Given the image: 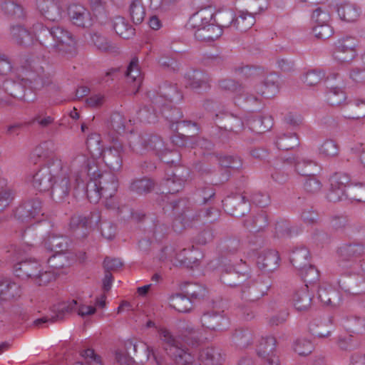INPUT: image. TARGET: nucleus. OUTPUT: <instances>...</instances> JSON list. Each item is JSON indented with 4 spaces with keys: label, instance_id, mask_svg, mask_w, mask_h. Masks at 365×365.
I'll return each mask as SVG.
<instances>
[{
    "label": "nucleus",
    "instance_id": "1",
    "mask_svg": "<svg viewBox=\"0 0 365 365\" xmlns=\"http://www.w3.org/2000/svg\"><path fill=\"white\" fill-rule=\"evenodd\" d=\"M29 182L40 192L51 189V196L56 202L64 201L71 193L67 170H63V163L57 157L48 158L31 175Z\"/></svg>",
    "mask_w": 365,
    "mask_h": 365
},
{
    "label": "nucleus",
    "instance_id": "2",
    "mask_svg": "<svg viewBox=\"0 0 365 365\" xmlns=\"http://www.w3.org/2000/svg\"><path fill=\"white\" fill-rule=\"evenodd\" d=\"M158 331L165 351L176 365H221L224 361L221 351L215 347L202 349L196 361L190 353L179 346V341L168 329L160 328Z\"/></svg>",
    "mask_w": 365,
    "mask_h": 365
},
{
    "label": "nucleus",
    "instance_id": "3",
    "mask_svg": "<svg viewBox=\"0 0 365 365\" xmlns=\"http://www.w3.org/2000/svg\"><path fill=\"white\" fill-rule=\"evenodd\" d=\"M34 30L38 31L36 40L41 45L51 49L66 58H72L76 54V40L71 31L60 26L51 29L38 24Z\"/></svg>",
    "mask_w": 365,
    "mask_h": 365
},
{
    "label": "nucleus",
    "instance_id": "4",
    "mask_svg": "<svg viewBox=\"0 0 365 365\" xmlns=\"http://www.w3.org/2000/svg\"><path fill=\"white\" fill-rule=\"evenodd\" d=\"M63 170H67L72 192L80 187L83 189L88 180L96 176L98 166L95 157L91 155L86 150L77 148L71 154L69 166L63 165Z\"/></svg>",
    "mask_w": 365,
    "mask_h": 365
},
{
    "label": "nucleus",
    "instance_id": "5",
    "mask_svg": "<svg viewBox=\"0 0 365 365\" xmlns=\"http://www.w3.org/2000/svg\"><path fill=\"white\" fill-rule=\"evenodd\" d=\"M148 96L153 104V110L150 111L148 107L140 109L138 113V118L140 121L145 123H154L157 118V110L172 108L173 104L181 101L182 96L178 88L175 85L165 83L159 88V92H149Z\"/></svg>",
    "mask_w": 365,
    "mask_h": 365
},
{
    "label": "nucleus",
    "instance_id": "6",
    "mask_svg": "<svg viewBox=\"0 0 365 365\" xmlns=\"http://www.w3.org/2000/svg\"><path fill=\"white\" fill-rule=\"evenodd\" d=\"M86 195L91 203H97L101 197L106 200L113 197L117 191L118 182L116 177L110 173H97L95 178L87 181Z\"/></svg>",
    "mask_w": 365,
    "mask_h": 365
},
{
    "label": "nucleus",
    "instance_id": "7",
    "mask_svg": "<svg viewBox=\"0 0 365 365\" xmlns=\"http://www.w3.org/2000/svg\"><path fill=\"white\" fill-rule=\"evenodd\" d=\"M15 275L22 279H30L34 283L43 286L54 279L53 271L44 270L36 260H21L14 266Z\"/></svg>",
    "mask_w": 365,
    "mask_h": 365
},
{
    "label": "nucleus",
    "instance_id": "8",
    "mask_svg": "<svg viewBox=\"0 0 365 365\" xmlns=\"http://www.w3.org/2000/svg\"><path fill=\"white\" fill-rule=\"evenodd\" d=\"M129 147L137 154H143L148 151L158 153L163 148V141L158 135H131L129 138Z\"/></svg>",
    "mask_w": 365,
    "mask_h": 365
},
{
    "label": "nucleus",
    "instance_id": "9",
    "mask_svg": "<svg viewBox=\"0 0 365 365\" xmlns=\"http://www.w3.org/2000/svg\"><path fill=\"white\" fill-rule=\"evenodd\" d=\"M43 215L42 202L38 197H33L23 202L16 210L15 217L21 222L31 220H40Z\"/></svg>",
    "mask_w": 365,
    "mask_h": 365
},
{
    "label": "nucleus",
    "instance_id": "10",
    "mask_svg": "<svg viewBox=\"0 0 365 365\" xmlns=\"http://www.w3.org/2000/svg\"><path fill=\"white\" fill-rule=\"evenodd\" d=\"M271 285L269 277L260 276L242 286V298L247 301H256L267 293Z\"/></svg>",
    "mask_w": 365,
    "mask_h": 365
},
{
    "label": "nucleus",
    "instance_id": "11",
    "mask_svg": "<svg viewBox=\"0 0 365 365\" xmlns=\"http://www.w3.org/2000/svg\"><path fill=\"white\" fill-rule=\"evenodd\" d=\"M19 81L18 84L20 86L34 90H39L52 82L50 75L45 73L42 67L26 70L22 76H19Z\"/></svg>",
    "mask_w": 365,
    "mask_h": 365
},
{
    "label": "nucleus",
    "instance_id": "12",
    "mask_svg": "<svg viewBox=\"0 0 365 365\" xmlns=\"http://www.w3.org/2000/svg\"><path fill=\"white\" fill-rule=\"evenodd\" d=\"M356 40L351 36L339 39L336 43V48L334 52V58L341 63L352 61L356 56Z\"/></svg>",
    "mask_w": 365,
    "mask_h": 365
},
{
    "label": "nucleus",
    "instance_id": "13",
    "mask_svg": "<svg viewBox=\"0 0 365 365\" xmlns=\"http://www.w3.org/2000/svg\"><path fill=\"white\" fill-rule=\"evenodd\" d=\"M22 91L19 84L14 81L6 79L0 81V108H6L14 106V100L19 98Z\"/></svg>",
    "mask_w": 365,
    "mask_h": 365
},
{
    "label": "nucleus",
    "instance_id": "14",
    "mask_svg": "<svg viewBox=\"0 0 365 365\" xmlns=\"http://www.w3.org/2000/svg\"><path fill=\"white\" fill-rule=\"evenodd\" d=\"M111 143L103 149L101 156L108 167L113 170H119L123 164V145L118 139H113Z\"/></svg>",
    "mask_w": 365,
    "mask_h": 365
},
{
    "label": "nucleus",
    "instance_id": "15",
    "mask_svg": "<svg viewBox=\"0 0 365 365\" xmlns=\"http://www.w3.org/2000/svg\"><path fill=\"white\" fill-rule=\"evenodd\" d=\"M277 345L276 339L272 336L262 338L257 349V354L263 359L262 365H279L278 357L274 354Z\"/></svg>",
    "mask_w": 365,
    "mask_h": 365
},
{
    "label": "nucleus",
    "instance_id": "16",
    "mask_svg": "<svg viewBox=\"0 0 365 365\" xmlns=\"http://www.w3.org/2000/svg\"><path fill=\"white\" fill-rule=\"evenodd\" d=\"M78 305V300L72 299L71 301L62 302L53 307V315L51 318L43 317L35 321L36 325L38 326L48 321L56 322L63 320L65 317L73 311H76Z\"/></svg>",
    "mask_w": 365,
    "mask_h": 365
},
{
    "label": "nucleus",
    "instance_id": "17",
    "mask_svg": "<svg viewBox=\"0 0 365 365\" xmlns=\"http://www.w3.org/2000/svg\"><path fill=\"white\" fill-rule=\"evenodd\" d=\"M100 216L97 211L91 213L89 217L74 215L70 222L71 229L76 233L77 237H85L88 234V229L93 223L97 224L99 222Z\"/></svg>",
    "mask_w": 365,
    "mask_h": 365
},
{
    "label": "nucleus",
    "instance_id": "18",
    "mask_svg": "<svg viewBox=\"0 0 365 365\" xmlns=\"http://www.w3.org/2000/svg\"><path fill=\"white\" fill-rule=\"evenodd\" d=\"M36 6L41 15L51 21H59L63 13V8L58 0H36Z\"/></svg>",
    "mask_w": 365,
    "mask_h": 365
},
{
    "label": "nucleus",
    "instance_id": "19",
    "mask_svg": "<svg viewBox=\"0 0 365 365\" xmlns=\"http://www.w3.org/2000/svg\"><path fill=\"white\" fill-rule=\"evenodd\" d=\"M68 14L72 24L76 26L86 28L92 25L90 11L81 4H71L68 7Z\"/></svg>",
    "mask_w": 365,
    "mask_h": 365
},
{
    "label": "nucleus",
    "instance_id": "20",
    "mask_svg": "<svg viewBox=\"0 0 365 365\" xmlns=\"http://www.w3.org/2000/svg\"><path fill=\"white\" fill-rule=\"evenodd\" d=\"M200 322L202 327L212 331H223L229 325L228 319L224 316L223 312H207L202 316Z\"/></svg>",
    "mask_w": 365,
    "mask_h": 365
},
{
    "label": "nucleus",
    "instance_id": "21",
    "mask_svg": "<svg viewBox=\"0 0 365 365\" xmlns=\"http://www.w3.org/2000/svg\"><path fill=\"white\" fill-rule=\"evenodd\" d=\"M178 123L179 126L182 128L190 127L193 130L192 131L189 132L190 135H185L186 137V140H185L184 145L190 146L191 148L198 146L205 150H211L212 148L213 144L211 141L205 138H196L195 136L199 130L197 125L195 123L188 120H182Z\"/></svg>",
    "mask_w": 365,
    "mask_h": 365
},
{
    "label": "nucleus",
    "instance_id": "22",
    "mask_svg": "<svg viewBox=\"0 0 365 365\" xmlns=\"http://www.w3.org/2000/svg\"><path fill=\"white\" fill-rule=\"evenodd\" d=\"M213 19V12L210 8L202 9L193 14L187 22L189 29L198 32L199 29L205 28Z\"/></svg>",
    "mask_w": 365,
    "mask_h": 365
},
{
    "label": "nucleus",
    "instance_id": "23",
    "mask_svg": "<svg viewBox=\"0 0 365 365\" xmlns=\"http://www.w3.org/2000/svg\"><path fill=\"white\" fill-rule=\"evenodd\" d=\"M21 295V288L19 284L10 278L0 279V299L2 300H13Z\"/></svg>",
    "mask_w": 365,
    "mask_h": 365
},
{
    "label": "nucleus",
    "instance_id": "24",
    "mask_svg": "<svg viewBox=\"0 0 365 365\" xmlns=\"http://www.w3.org/2000/svg\"><path fill=\"white\" fill-rule=\"evenodd\" d=\"M279 90V79L277 75L271 74L266 78L263 83L255 86V91L258 96L270 98Z\"/></svg>",
    "mask_w": 365,
    "mask_h": 365
},
{
    "label": "nucleus",
    "instance_id": "25",
    "mask_svg": "<svg viewBox=\"0 0 365 365\" xmlns=\"http://www.w3.org/2000/svg\"><path fill=\"white\" fill-rule=\"evenodd\" d=\"M186 86L194 90H205L210 88L209 75L200 71H192L186 74Z\"/></svg>",
    "mask_w": 365,
    "mask_h": 365
},
{
    "label": "nucleus",
    "instance_id": "26",
    "mask_svg": "<svg viewBox=\"0 0 365 365\" xmlns=\"http://www.w3.org/2000/svg\"><path fill=\"white\" fill-rule=\"evenodd\" d=\"M11 36L15 43L24 47L31 46L35 39L34 35L21 25L11 27Z\"/></svg>",
    "mask_w": 365,
    "mask_h": 365
},
{
    "label": "nucleus",
    "instance_id": "27",
    "mask_svg": "<svg viewBox=\"0 0 365 365\" xmlns=\"http://www.w3.org/2000/svg\"><path fill=\"white\" fill-rule=\"evenodd\" d=\"M279 260V257L277 251H263L257 258V264L260 269L271 272L277 267Z\"/></svg>",
    "mask_w": 365,
    "mask_h": 365
},
{
    "label": "nucleus",
    "instance_id": "28",
    "mask_svg": "<svg viewBox=\"0 0 365 365\" xmlns=\"http://www.w3.org/2000/svg\"><path fill=\"white\" fill-rule=\"evenodd\" d=\"M312 297L309 292L308 285L304 284L296 289L292 296V303L299 312L307 310L312 302Z\"/></svg>",
    "mask_w": 365,
    "mask_h": 365
},
{
    "label": "nucleus",
    "instance_id": "29",
    "mask_svg": "<svg viewBox=\"0 0 365 365\" xmlns=\"http://www.w3.org/2000/svg\"><path fill=\"white\" fill-rule=\"evenodd\" d=\"M180 337L184 344L192 349L199 347L204 342L202 331L190 326H187L185 328Z\"/></svg>",
    "mask_w": 365,
    "mask_h": 365
},
{
    "label": "nucleus",
    "instance_id": "30",
    "mask_svg": "<svg viewBox=\"0 0 365 365\" xmlns=\"http://www.w3.org/2000/svg\"><path fill=\"white\" fill-rule=\"evenodd\" d=\"M68 240L62 235H49L43 242V247L48 252L63 253L67 250Z\"/></svg>",
    "mask_w": 365,
    "mask_h": 365
},
{
    "label": "nucleus",
    "instance_id": "31",
    "mask_svg": "<svg viewBox=\"0 0 365 365\" xmlns=\"http://www.w3.org/2000/svg\"><path fill=\"white\" fill-rule=\"evenodd\" d=\"M125 75L127 82L130 84H133V88L135 89L134 93H136L138 91L143 80L138 66V59L137 58H132Z\"/></svg>",
    "mask_w": 365,
    "mask_h": 365
},
{
    "label": "nucleus",
    "instance_id": "32",
    "mask_svg": "<svg viewBox=\"0 0 365 365\" xmlns=\"http://www.w3.org/2000/svg\"><path fill=\"white\" fill-rule=\"evenodd\" d=\"M317 293L318 298L325 305H336L339 299V293L327 282L320 284Z\"/></svg>",
    "mask_w": 365,
    "mask_h": 365
},
{
    "label": "nucleus",
    "instance_id": "33",
    "mask_svg": "<svg viewBox=\"0 0 365 365\" xmlns=\"http://www.w3.org/2000/svg\"><path fill=\"white\" fill-rule=\"evenodd\" d=\"M274 144L279 150H288L297 147L299 140L293 133H282L277 135Z\"/></svg>",
    "mask_w": 365,
    "mask_h": 365
},
{
    "label": "nucleus",
    "instance_id": "34",
    "mask_svg": "<svg viewBox=\"0 0 365 365\" xmlns=\"http://www.w3.org/2000/svg\"><path fill=\"white\" fill-rule=\"evenodd\" d=\"M249 200L245 196L239 195H236L233 198H230L226 200L225 207L228 210L227 206H235V209L230 212V214L236 217H240L245 215V214L249 210Z\"/></svg>",
    "mask_w": 365,
    "mask_h": 365
},
{
    "label": "nucleus",
    "instance_id": "35",
    "mask_svg": "<svg viewBox=\"0 0 365 365\" xmlns=\"http://www.w3.org/2000/svg\"><path fill=\"white\" fill-rule=\"evenodd\" d=\"M16 192L4 178L0 179V212L6 209L13 202Z\"/></svg>",
    "mask_w": 365,
    "mask_h": 365
},
{
    "label": "nucleus",
    "instance_id": "36",
    "mask_svg": "<svg viewBox=\"0 0 365 365\" xmlns=\"http://www.w3.org/2000/svg\"><path fill=\"white\" fill-rule=\"evenodd\" d=\"M222 34L221 27L217 24L210 22L205 28L199 29L198 32H195L194 36L196 39L200 41H215Z\"/></svg>",
    "mask_w": 365,
    "mask_h": 365
},
{
    "label": "nucleus",
    "instance_id": "37",
    "mask_svg": "<svg viewBox=\"0 0 365 365\" xmlns=\"http://www.w3.org/2000/svg\"><path fill=\"white\" fill-rule=\"evenodd\" d=\"M267 225V215L262 211L245 221V226L251 232H259L263 231Z\"/></svg>",
    "mask_w": 365,
    "mask_h": 365
},
{
    "label": "nucleus",
    "instance_id": "38",
    "mask_svg": "<svg viewBox=\"0 0 365 365\" xmlns=\"http://www.w3.org/2000/svg\"><path fill=\"white\" fill-rule=\"evenodd\" d=\"M165 255H168V259L174 266H189L191 263V258L185 256L188 251L183 249L179 252L172 248L165 247L163 250Z\"/></svg>",
    "mask_w": 365,
    "mask_h": 365
},
{
    "label": "nucleus",
    "instance_id": "39",
    "mask_svg": "<svg viewBox=\"0 0 365 365\" xmlns=\"http://www.w3.org/2000/svg\"><path fill=\"white\" fill-rule=\"evenodd\" d=\"M317 163L305 157L298 156L294 159V168L296 172L302 176H309L314 174Z\"/></svg>",
    "mask_w": 365,
    "mask_h": 365
},
{
    "label": "nucleus",
    "instance_id": "40",
    "mask_svg": "<svg viewBox=\"0 0 365 365\" xmlns=\"http://www.w3.org/2000/svg\"><path fill=\"white\" fill-rule=\"evenodd\" d=\"M309 257V250L304 247L294 250L290 257V262L292 265L299 269H304L309 264L308 259Z\"/></svg>",
    "mask_w": 365,
    "mask_h": 365
},
{
    "label": "nucleus",
    "instance_id": "41",
    "mask_svg": "<svg viewBox=\"0 0 365 365\" xmlns=\"http://www.w3.org/2000/svg\"><path fill=\"white\" fill-rule=\"evenodd\" d=\"M81 149L86 150L91 155L96 158L101 157L104 148L101 145L100 135L98 133L91 134L87 138L86 148Z\"/></svg>",
    "mask_w": 365,
    "mask_h": 365
},
{
    "label": "nucleus",
    "instance_id": "42",
    "mask_svg": "<svg viewBox=\"0 0 365 365\" xmlns=\"http://www.w3.org/2000/svg\"><path fill=\"white\" fill-rule=\"evenodd\" d=\"M255 23V17L247 11H240L237 17H235L233 27L241 32L250 29Z\"/></svg>",
    "mask_w": 365,
    "mask_h": 365
},
{
    "label": "nucleus",
    "instance_id": "43",
    "mask_svg": "<svg viewBox=\"0 0 365 365\" xmlns=\"http://www.w3.org/2000/svg\"><path fill=\"white\" fill-rule=\"evenodd\" d=\"M235 14L230 9H222L215 13H213L214 21L216 24L223 28H229L230 26L233 27V23L235 21Z\"/></svg>",
    "mask_w": 365,
    "mask_h": 365
},
{
    "label": "nucleus",
    "instance_id": "44",
    "mask_svg": "<svg viewBox=\"0 0 365 365\" xmlns=\"http://www.w3.org/2000/svg\"><path fill=\"white\" fill-rule=\"evenodd\" d=\"M115 33L123 38H129L134 35V29L121 16H117L113 22Z\"/></svg>",
    "mask_w": 365,
    "mask_h": 365
},
{
    "label": "nucleus",
    "instance_id": "45",
    "mask_svg": "<svg viewBox=\"0 0 365 365\" xmlns=\"http://www.w3.org/2000/svg\"><path fill=\"white\" fill-rule=\"evenodd\" d=\"M170 306L179 312H188L192 309L190 299L182 294H176L170 297Z\"/></svg>",
    "mask_w": 365,
    "mask_h": 365
},
{
    "label": "nucleus",
    "instance_id": "46",
    "mask_svg": "<svg viewBox=\"0 0 365 365\" xmlns=\"http://www.w3.org/2000/svg\"><path fill=\"white\" fill-rule=\"evenodd\" d=\"M337 12L341 19L348 22L354 21L359 15V8L350 3L340 5L337 9Z\"/></svg>",
    "mask_w": 365,
    "mask_h": 365
},
{
    "label": "nucleus",
    "instance_id": "47",
    "mask_svg": "<svg viewBox=\"0 0 365 365\" xmlns=\"http://www.w3.org/2000/svg\"><path fill=\"white\" fill-rule=\"evenodd\" d=\"M154 182L148 178L135 179L130 185V190L140 195L150 192L154 187Z\"/></svg>",
    "mask_w": 365,
    "mask_h": 365
},
{
    "label": "nucleus",
    "instance_id": "48",
    "mask_svg": "<svg viewBox=\"0 0 365 365\" xmlns=\"http://www.w3.org/2000/svg\"><path fill=\"white\" fill-rule=\"evenodd\" d=\"M184 180L173 174L170 178H167L164 181L162 192L163 194L173 195L182 190Z\"/></svg>",
    "mask_w": 365,
    "mask_h": 365
},
{
    "label": "nucleus",
    "instance_id": "49",
    "mask_svg": "<svg viewBox=\"0 0 365 365\" xmlns=\"http://www.w3.org/2000/svg\"><path fill=\"white\" fill-rule=\"evenodd\" d=\"M129 13L134 24H140L145 16V11L142 1L132 0L129 8Z\"/></svg>",
    "mask_w": 365,
    "mask_h": 365
},
{
    "label": "nucleus",
    "instance_id": "50",
    "mask_svg": "<svg viewBox=\"0 0 365 365\" xmlns=\"http://www.w3.org/2000/svg\"><path fill=\"white\" fill-rule=\"evenodd\" d=\"M346 99V93L339 88H331L326 93V100L332 106H341Z\"/></svg>",
    "mask_w": 365,
    "mask_h": 365
},
{
    "label": "nucleus",
    "instance_id": "51",
    "mask_svg": "<svg viewBox=\"0 0 365 365\" xmlns=\"http://www.w3.org/2000/svg\"><path fill=\"white\" fill-rule=\"evenodd\" d=\"M1 10L8 16L14 18L24 17V9L21 5L17 4L14 1H5L1 4Z\"/></svg>",
    "mask_w": 365,
    "mask_h": 365
},
{
    "label": "nucleus",
    "instance_id": "52",
    "mask_svg": "<svg viewBox=\"0 0 365 365\" xmlns=\"http://www.w3.org/2000/svg\"><path fill=\"white\" fill-rule=\"evenodd\" d=\"M337 143L331 139L325 140L319 147V154L324 158H333L339 153Z\"/></svg>",
    "mask_w": 365,
    "mask_h": 365
},
{
    "label": "nucleus",
    "instance_id": "53",
    "mask_svg": "<svg viewBox=\"0 0 365 365\" xmlns=\"http://www.w3.org/2000/svg\"><path fill=\"white\" fill-rule=\"evenodd\" d=\"M293 349L300 356H306L312 353L314 346L310 340L300 338L294 341Z\"/></svg>",
    "mask_w": 365,
    "mask_h": 365
},
{
    "label": "nucleus",
    "instance_id": "54",
    "mask_svg": "<svg viewBox=\"0 0 365 365\" xmlns=\"http://www.w3.org/2000/svg\"><path fill=\"white\" fill-rule=\"evenodd\" d=\"M347 195L352 200L365 202V185L359 183L349 186Z\"/></svg>",
    "mask_w": 365,
    "mask_h": 365
},
{
    "label": "nucleus",
    "instance_id": "55",
    "mask_svg": "<svg viewBox=\"0 0 365 365\" xmlns=\"http://www.w3.org/2000/svg\"><path fill=\"white\" fill-rule=\"evenodd\" d=\"M285 163H281L280 162L277 161L274 164L271 176L274 181L279 183H284L287 180L288 174L285 172Z\"/></svg>",
    "mask_w": 365,
    "mask_h": 365
},
{
    "label": "nucleus",
    "instance_id": "56",
    "mask_svg": "<svg viewBox=\"0 0 365 365\" xmlns=\"http://www.w3.org/2000/svg\"><path fill=\"white\" fill-rule=\"evenodd\" d=\"M66 258L63 255V253H56L55 255L49 257V258L47 259V263L50 268H48L46 270L53 271L55 277V270L63 268L66 265Z\"/></svg>",
    "mask_w": 365,
    "mask_h": 365
},
{
    "label": "nucleus",
    "instance_id": "57",
    "mask_svg": "<svg viewBox=\"0 0 365 365\" xmlns=\"http://www.w3.org/2000/svg\"><path fill=\"white\" fill-rule=\"evenodd\" d=\"M225 115V123L224 128L234 133H239L243 130L244 125L242 120L236 116L231 115Z\"/></svg>",
    "mask_w": 365,
    "mask_h": 365
},
{
    "label": "nucleus",
    "instance_id": "58",
    "mask_svg": "<svg viewBox=\"0 0 365 365\" xmlns=\"http://www.w3.org/2000/svg\"><path fill=\"white\" fill-rule=\"evenodd\" d=\"M299 271L303 280L306 282L305 284H313L319 280V271L311 264H308L306 268Z\"/></svg>",
    "mask_w": 365,
    "mask_h": 365
},
{
    "label": "nucleus",
    "instance_id": "59",
    "mask_svg": "<svg viewBox=\"0 0 365 365\" xmlns=\"http://www.w3.org/2000/svg\"><path fill=\"white\" fill-rule=\"evenodd\" d=\"M252 335L248 331L237 330L233 335V341L240 348H245L251 344Z\"/></svg>",
    "mask_w": 365,
    "mask_h": 365
},
{
    "label": "nucleus",
    "instance_id": "60",
    "mask_svg": "<svg viewBox=\"0 0 365 365\" xmlns=\"http://www.w3.org/2000/svg\"><path fill=\"white\" fill-rule=\"evenodd\" d=\"M322 187L321 181L315 176L314 174L307 177L304 182V189L306 192L310 193H317Z\"/></svg>",
    "mask_w": 365,
    "mask_h": 365
},
{
    "label": "nucleus",
    "instance_id": "61",
    "mask_svg": "<svg viewBox=\"0 0 365 365\" xmlns=\"http://www.w3.org/2000/svg\"><path fill=\"white\" fill-rule=\"evenodd\" d=\"M324 76V73L322 71H310L305 73L303 81L307 86H316L322 81Z\"/></svg>",
    "mask_w": 365,
    "mask_h": 365
},
{
    "label": "nucleus",
    "instance_id": "62",
    "mask_svg": "<svg viewBox=\"0 0 365 365\" xmlns=\"http://www.w3.org/2000/svg\"><path fill=\"white\" fill-rule=\"evenodd\" d=\"M338 346L344 351H351L357 349L359 343L351 335L339 336L337 341Z\"/></svg>",
    "mask_w": 365,
    "mask_h": 365
},
{
    "label": "nucleus",
    "instance_id": "63",
    "mask_svg": "<svg viewBox=\"0 0 365 365\" xmlns=\"http://www.w3.org/2000/svg\"><path fill=\"white\" fill-rule=\"evenodd\" d=\"M272 120L267 117H258L252 123V129L258 133H264L272 127Z\"/></svg>",
    "mask_w": 365,
    "mask_h": 365
},
{
    "label": "nucleus",
    "instance_id": "64",
    "mask_svg": "<svg viewBox=\"0 0 365 365\" xmlns=\"http://www.w3.org/2000/svg\"><path fill=\"white\" fill-rule=\"evenodd\" d=\"M92 42L101 51H112L115 47L104 36L95 34L91 37Z\"/></svg>",
    "mask_w": 365,
    "mask_h": 365
}]
</instances>
